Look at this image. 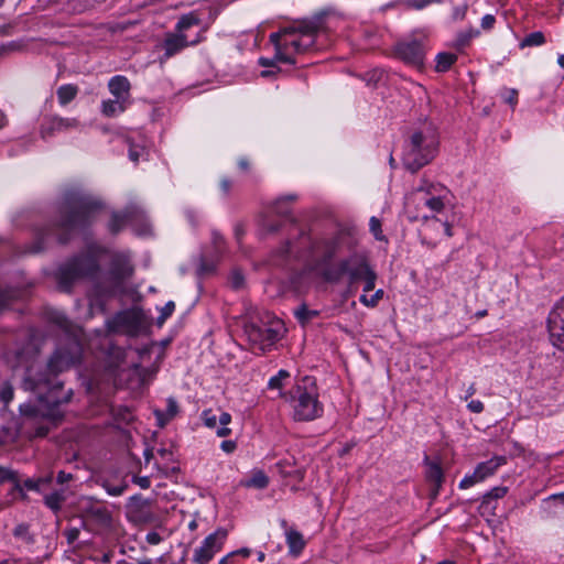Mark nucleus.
<instances>
[{
	"label": "nucleus",
	"instance_id": "1",
	"mask_svg": "<svg viewBox=\"0 0 564 564\" xmlns=\"http://www.w3.org/2000/svg\"><path fill=\"white\" fill-rule=\"evenodd\" d=\"M134 268L128 254L111 252L109 249H85L63 262L55 272L61 291L69 293L80 280L94 283L99 297H112L121 291Z\"/></svg>",
	"mask_w": 564,
	"mask_h": 564
},
{
	"label": "nucleus",
	"instance_id": "2",
	"mask_svg": "<svg viewBox=\"0 0 564 564\" xmlns=\"http://www.w3.org/2000/svg\"><path fill=\"white\" fill-rule=\"evenodd\" d=\"M100 200L78 191H68L58 207V220L35 228L32 247L67 245L75 236L87 240L89 228L101 209Z\"/></svg>",
	"mask_w": 564,
	"mask_h": 564
},
{
	"label": "nucleus",
	"instance_id": "3",
	"mask_svg": "<svg viewBox=\"0 0 564 564\" xmlns=\"http://www.w3.org/2000/svg\"><path fill=\"white\" fill-rule=\"evenodd\" d=\"M83 348L76 338H69L64 345L58 346L46 364V373L33 375L28 370L22 386L24 390L34 392L37 400L50 409L58 408L63 403H68L73 395V390H64L62 381L57 380V375L69 369L79 362Z\"/></svg>",
	"mask_w": 564,
	"mask_h": 564
},
{
	"label": "nucleus",
	"instance_id": "4",
	"mask_svg": "<svg viewBox=\"0 0 564 564\" xmlns=\"http://www.w3.org/2000/svg\"><path fill=\"white\" fill-rule=\"evenodd\" d=\"M304 272H314L329 283H338L344 278H347L350 286L364 282V292H370L376 288L377 273L367 257L361 253L341 257L336 249H324L321 253H314L306 259Z\"/></svg>",
	"mask_w": 564,
	"mask_h": 564
},
{
	"label": "nucleus",
	"instance_id": "5",
	"mask_svg": "<svg viewBox=\"0 0 564 564\" xmlns=\"http://www.w3.org/2000/svg\"><path fill=\"white\" fill-rule=\"evenodd\" d=\"M437 135L432 123H424L413 130L406 141L403 152V165L411 173H416L427 165L437 153Z\"/></svg>",
	"mask_w": 564,
	"mask_h": 564
},
{
	"label": "nucleus",
	"instance_id": "6",
	"mask_svg": "<svg viewBox=\"0 0 564 564\" xmlns=\"http://www.w3.org/2000/svg\"><path fill=\"white\" fill-rule=\"evenodd\" d=\"M283 398L292 403L293 419L299 422L313 421L323 413V405L319 403L316 393L308 392L301 386H296Z\"/></svg>",
	"mask_w": 564,
	"mask_h": 564
},
{
	"label": "nucleus",
	"instance_id": "7",
	"mask_svg": "<svg viewBox=\"0 0 564 564\" xmlns=\"http://www.w3.org/2000/svg\"><path fill=\"white\" fill-rule=\"evenodd\" d=\"M152 506L153 501L141 495L130 497L126 505L128 520L138 525L155 522L156 516L152 510Z\"/></svg>",
	"mask_w": 564,
	"mask_h": 564
},
{
	"label": "nucleus",
	"instance_id": "8",
	"mask_svg": "<svg viewBox=\"0 0 564 564\" xmlns=\"http://www.w3.org/2000/svg\"><path fill=\"white\" fill-rule=\"evenodd\" d=\"M325 18L326 12L321 11L311 18L296 20L292 26L282 29V32L290 35L301 34L305 40L315 41L318 32L324 29Z\"/></svg>",
	"mask_w": 564,
	"mask_h": 564
},
{
	"label": "nucleus",
	"instance_id": "9",
	"mask_svg": "<svg viewBox=\"0 0 564 564\" xmlns=\"http://www.w3.org/2000/svg\"><path fill=\"white\" fill-rule=\"evenodd\" d=\"M227 535V530L223 528L209 534L203 544L195 550L193 561L197 564H207L221 550Z\"/></svg>",
	"mask_w": 564,
	"mask_h": 564
},
{
	"label": "nucleus",
	"instance_id": "10",
	"mask_svg": "<svg viewBox=\"0 0 564 564\" xmlns=\"http://www.w3.org/2000/svg\"><path fill=\"white\" fill-rule=\"evenodd\" d=\"M393 54L402 62L414 67L422 68L424 65V48L419 40L400 41L393 47Z\"/></svg>",
	"mask_w": 564,
	"mask_h": 564
},
{
	"label": "nucleus",
	"instance_id": "11",
	"mask_svg": "<svg viewBox=\"0 0 564 564\" xmlns=\"http://www.w3.org/2000/svg\"><path fill=\"white\" fill-rule=\"evenodd\" d=\"M245 332L249 340L259 346V349L265 351L267 348L274 345L279 338V330L270 326H261L254 323L247 324Z\"/></svg>",
	"mask_w": 564,
	"mask_h": 564
},
{
	"label": "nucleus",
	"instance_id": "12",
	"mask_svg": "<svg viewBox=\"0 0 564 564\" xmlns=\"http://www.w3.org/2000/svg\"><path fill=\"white\" fill-rule=\"evenodd\" d=\"M547 330L553 346L564 351V297L551 311L547 318Z\"/></svg>",
	"mask_w": 564,
	"mask_h": 564
},
{
	"label": "nucleus",
	"instance_id": "13",
	"mask_svg": "<svg viewBox=\"0 0 564 564\" xmlns=\"http://www.w3.org/2000/svg\"><path fill=\"white\" fill-rule=\"evenodd\" d=\"M79 122L75 118H62L57 116H46L40 127V135L46 140L52 138L56 132H64L69 129H75Z\"/></svg>",
	"mask_w": 564,
	"mask_h": 564
},
{
	"label": "nucleus",
	"instance_id": "14",
	"mask_svg": "<svg viewBox=\"0 0 564 564\" xmlns=\"http://www.w3.org/2000/svg\"><path fill=\"white\" fill-rule=\"evenodd\" d=\"M142 218V209L137 205H129L121 212H113L108 223V230L111 235L119 234L132 220Z\"/></svg>",
	"mask_w": 564,
	"mask_h": 564
},
{
	"label": "nucleus",
	"instance_id": "15",
	"mask_svg": "<svg viewBox=\"0 0 564 564\" xmlns=\"http://www.w3.org/2000/svg\"><path fill=\"white\" fill-rule=\"evenodd\" d=\"M111 332H126L135 335L141 327V318L138 314L129 311L118 313L111 322L108 323Z\"/></svg>",
	"mask_w": 564,
	"mask_h": 564
},
{
	"label": "nucleus",
	"instance_id": "16",
	"mask_svg": "<svg viewBox=\"0 0 564 564\" xmlns=\"http://www.w3.org/2000/svg\"><path fill=\"white\" fill-rule=\"evenodd\" d=\"M84 518L100 528H109L112 522L110 511L99 503L90 502L83 508Z\"/></svg>",
	"mask_w": 564,
	"mask_h": 564
},
{
	"label": "nucleus",
	"instance_id": "17",
	"mask_svg": "<svg viewBox=\"0 0 564 564\" xmlns=\"http://www.w3.org/2000/svg\"><path fill=\"white\" fill-rule=\"evenodd\" d=\"M357 236L358 230L355 226L340 227L327 247H352L359 242Z\"/></svg>",
	"mask_w": 564,
	"mask_h": 564
},
{
	"label": "nucleus",
	"instance_id": "18",
	"mask_svg": "<svg viewBox=\"0 0 564 564\" xmlns=\"http://www.w3.org/2000/svg\"><path fill=\"white\" fill-rule=\"evenodd\" d=\"M189 43L193 44L195 43V41L188 42L186 35L182 33L167 34L163 45L165 50V56H173L174 54L186 47Z\"/></svg>",
	"mask_w": 564,
	"mask_h": 564
},
{
	"label": "nucleus",
	"instance_id": "19",
	"mask_svg": "<svg viewBox=\"0 0 564 564\" xmlns=\"http://www.w3.org/2000/svg\"><path fill=\"white\" fill-rule=\"evenodd\" d=\"M24 294L25 290L23 289L0 284V314L8 310L13 302L23 299Z\"/></svg>",
	"mask_w": 564,
	"mask_h": 564
},
{
	"label": "nucleus",
	"instance_id": "20",
	"mask_svg": "<svg viewBox=\"0 0 564 564\" xmlns=\"http://www.w3.org/2000/svg\"><path fill=\"white\" fill-rule=\"evenodd\" d=\"M426 463V479L434 485L433 496H436L443 482V469L437 462H431L429 457H425Z\"/></svg>",
	"mask_w": 564,
	"mask_h": 564
},
{
	"label": "nucleus",
	"instance_id": "21",
	"mask_svg": "<svg viewBox=\"0 0 564 564\" xmlns=\"http://www.w3.org/2000/svg\"><path fill=\"white\" fill-rule=\"evenodd\" d=\"M108 87L117 99L127 101L130 91V83L127 77L120 75L112 77L108 83Z\"/></svg>",
	"mask_w": 564,
	"mask_h": 564
},
{
	"label": "nucleus",
	"instance_id": "22",
	"mask_svg": "<svg viewBox=\"0 0 564 564\" xmlns=\"http://www.w3.org/2000/svg\"><path fill=\"white\" fill-rule=\"evenodd\" d=\"M506 463V458L500 457H494L487 462H482L478 464L475 468L476 471V478L480 479L481 481L486 479L487 477L494 475L499 466L503 465Z\"/></svg>",
	"mask_w": 564,
	"mask_h": 564
},
{
	"label": "nucleus",
	"instance_id": "23",
	"mask_svg": "<svg viewBox=\"0 0 564 564\" xmlns=\"http://www.w3.org/2000/svg\"><path fill=\"white\" fill-rule=\"evenodd\" d=\"M286 544L289 546V553L293 556L301 554L305 547V540L299 531L290 528L285 531Z\"/></svg>",
	"mask_w": 564,
	"mask_h": 564
},
{
	"label": "nucleus",
	"instance_id": "24",
	"mask_svg": "<svg viewBox=\"0 0 564 564\" xmlns=\"http://www.w3.org/2000/svg\"><path fill=\"white\" fill-rule=\"evenodd\" d=\"M178 412L177 402L173 398L167 399L166 411L155 410L154 414L158 419L159 425L163 427L170 420H172Z\"/></svg>",
	"mask_w": 564,
	"mask_h": 564
},
{
	"label": "nucleus",
	"instance_id": "25",
	"mask_svg": "<svg viewBox=\"0 0 564 564\" xmlns=\"http://www.w3.org/2000/svg\"><path fill=\"white\" fill-rule=\"evenodd\" d=\"M66 500L64 489L54 490L44 497V503L53 512L57 513L62 509V503Z\"/></svg>",
	"mask_w": 564,
	"mask_h": 564
},
{
	"label": "nucleus",
	"instance_id": "26",
	"mask_svg": "<svg viewBox=\"0 0 564 564\" xmlns=\"http://www.w3.org/2000/svg\"><path fill=\"white\" fill-rule=\"evenodd\" d=\"M56 94L58 102L62 106H66L76 98L78 94V87L73 84L63 85L57 89Z\"/></svg>",
	"mask_w": 564,
	"mask_h": 564
},
{
	"label": "nucleus",
	"instance_id": "27",
	"mask_svg": "<svg viewBox=\"0 0 564 564\" xmlns=\"http://www.w3.org/2000/svg\"><path fill=\"white\" fill-rule=\"evenodd\" d=\"M280 223L272 220L269 217H262L259 221L258 235L260 239H264L270 235H274L280 229Z\"/></svg>",
	"mask_w": 564,
	"mask_h": 564
},
{
	"label": "nucleus",
	"instance_id": "28",
	"mask_svg": "<svg viewBox=\"0 0 564 564\" xmlns=\"http://www.w3.org/2000/svg\"><path fill=\"white\" fill-rule=\"evenodd\" d=\"M296 199H297L296 194H289V195L278 198L273 204V212L281 217L290 218L291 223L295 224L296 223L295 218L291 217L290 210L283 208L282 204L284 202H295Z\"/></svg>",
	"mask_w": 564,
	"mask_h": 564
},
{
	"label": "nucleus",
	"instance_id": "29",
	"mask_svg": "<svg viewBox=\"0 0 564 564\" xmlns=\"http://www.w3.org/2000/svg\"><path fill=\"white\" fill-rule=\"evenodd\" d=\"M285 48H292L295 53L302 54L307 52L310 48L314 46V40H305V39H294L291 41L284 42Z\"/></svg>",
	"mask_w": 564,
	"mask_h": 564
},
{
	"label": "nucleus",
	"instance_id": "30",
	"mask_svg": "<svg viewBox=\"0 0 564 564\" xmlns=\"http://www.w3.org/2000/svg\"><path fill=\"white\" fill-rule=\"evenodd\" d=\"M457 61V56L453 53L443 52L436 56V72L444 73Z\"/></svg>",
	"mask_w": 564,
	"mask_h": 564
},
{
	"label": "nucleus",
	"instance_id": "31",
	"mask_svg": "<svg viewBox=\"0 0 564 564\" xmlns=\"http://www.w3.org/2000/svg\"><path fill=\"white\" fill-rule=\"evenodd\" d=\"M51 481H52V476L40 477L37 479L28 478L23 481V485H21V488H22V490L28 489V490L40 491L43 486L48 485ZM19 494L21 495L22 498L25 497L23 491L19 492Z\"/></svg>",
	"mask_w": 564,
	"mask_h": 564
},
{
	"label": "nucleus",
	"instance_id": "32",
	"mask_svg": "<svg viewBox=\"0 0 564 564\" xmlns=\"http://www.w3.org/2000/svg\"><path fill=\"white\" fill-rule=\"evenodd\" d=\"M126 110V101L120 99L115 100H106L102 102V113L106 117H112L118 112H123Z\"/></svg>",
	"mask_w": 564,
	"mask_h": 564
},
{
	"label": "nucleus",
	"instance_id": "33",
	"mask_svg": "<svg viewBox=\"0 0 564 564\" xmlns=\"http://www.w3.org/2000/svg\"><path fill=\"white\" fill-rule=\"evenodd\" d=\"M545 41L546 40H545L543 32H541V31L532 32L523 37V40L520 42V47L524 48V47H531V46H540V45H543L545 43Z\"/></svg>",
	"mask_w": 564,
	"mask_h": 564
},
{
	"label": "nucleus",
	"instance_id": "34",
	"mask_svg": "<svg viewBox=\"0 0 564 564\" xmlns=\"http://www.w3.org/2000/svg\"><path fill=\"white\" fill-rule=\"evenodd\" d=\"M276 467L284 477H293L296 480H302L304 477L303 470L291 468L292 464L288 460L278 463Z\"/></svg>",
	"mask_w": 564,
	"mask_h": 564
},
{
	"label": "nucleus",
	"instance_id": "35",
	"mask_svg": "<svg viewBox=\"0 0 564 564\" xmlns=\"http://www.w3.org/2000/svg\"><path fill=\"white\" fill-rule=\"evenodd\" d=\"M296 318L299 322L305 326L310 321H312L314 317L318 316L319 312L315 310H310L305 304H302L299 306L294 312Z\"/></svg>",
	"mask_w": 564,
	"mask_h": 564
},
{
	"label": "nucleus",
	"instance_id": "36",
	"mask_svg": "<svg viewBox=\"0 0 564 564\" xmlns=\"http://www.w3.org/2000/svg\"><path fill=\"white\" fill-rule=\"evenodd\" d=\"M131 226L133 227L134 232L139 236L152 235V227H151L150 223L145 219L143 210H142V218L132 220Z\"/></svg>",
	"mask_w": 564,
	"mask_h": 564
},
{
	"label": "nucleus",
	"instance_id": "37",
	"mask_svg": "<svg viewBox=\"0 0 564 564\" xmlns=\"http://www.w3.org/2000/svg\"><path fill=\"white\" fill-rule=\"evenodd\" d=\"M269 485L268 476L262 471H254L249 480H247V487H254L258 489H264Z\"/></svg>",
	"mask_w": 564,
	"mask_h": 564
},
{
	"label": "nucleus",
	"instance_id": "38",
	"mask_svg": "<svg viewBox=\"0 0 564 564\" xmlns=\"http://www.w3.org/2000/svg\"><path fill=\"white\" fill-rule=\"evenodd\" d=\"M216 269V260L209 259L205 256H202L199 258V263L197 268V275L198 276H205L208 274H212Z\"/></svg>",
	"mask_w": 564,
	"mask_h": 564
},
{
	"label": "nucleus",
	"instance_id": "39",
	"mask_svg": "<svg viewBox=\"0 0 564 564\" xmlns=\"http://www.w3.org/2000/svg\"><path fill=\"white\" fill-rule=\"evenodd\" d=\"M6 481H12L13 482V489L18 492H22L21 484L18 479L17 473L0 466V485Z\"/></svg>",
	"mask_w": 564,
	"mask_h": 564
},
{
	"label": "nucleus",
	"instance_id": "40",
	"mask_svg": "<svg viewBox=\"0 0 564 564\" xmlns=\"http://www.w3.org/2000/svg\"><path fill=\"white\" fill-rule=\"evenodd\" d=\"M199 23H200V19L196 14H194V13L184 14L181 17V19L178 20V22L176 24V31H178L181 33V32L189 29L193 25H198Z\"/></svg>",
	"mask_w": 564,
	"mask_h": 564
},
{
	"label": "nucleus",
	"instance_id": "41",
	"mask_svg": "<svg viewBox=\"0 0 564 564\" xmlns=\"http://www.w3.org/2000/svg\"><path fill=\"white\" fill-rule=\"evenodd\" d=\"M424 205L432 213H441L445 208L444 197L442 195H435L424 198Z\"/></svg>",
	"mask_w": 564,
	"mask_h": 564
},
{
	"label": "nucleus",
	"instance_id": "42",
	"mask_svg": "<svg viewBox=\"0 0 564 564\" xmlns=\"http://www.w3.org/2000/svg\"><path fill=\"white\" fill-rule=\"evenodd\" d=\"M382 225L379 218L371 217L369 220V229L370 232L375 236V238L380 242H388L386 236L382 234Z\"/></svg>",
	"mask_w": 564,
	"mask_h": 564
},
{
	"label": "nucleus",
	"instance_id": "43",
	"mask_svg": "<svg viewBox=\"0 0 564 564\" xmlns=\"http://www.w3.org/2000/svg\"><path fill=\"white\" fill-rule=\"evenodd\" d=\"M13 535L18 539H22L26 543H33L34 539L30 533V525L26 523L18 524L13 530Z\"/></svg>",
	"mask_w": 564,
	"mask_h": 564
},
{
	"label": "nucleus",
	"instance_id": "44",
	"mask_svg": "<svg viewBox=\"0 0 564 564\" xmlns=\"http://www.w3.org/2000/svg\"><path fill=\"white\" fill-rule=\"evenodd\" d=\"M218 422L221 427L217 430V435L219 437L228 436L231 433V430L228 429L227 425L231 422V415L227 412H223L218 417Z\"/></svg>",
	"mask_w": 564,
	"mask_h": 564
},
{
	"label": "nucleus",
	"instance_id": "45",
	"mask_svg": "<svg viewBox=\"0 0 564 564\" xmlns=\"http://www.w3.org/2000/svg\"><path fill=\"white\" fill-rule=\"evenodd\" d=\"M443 189H445L443 185L430 183L427 181H423L422 185L417 188L419 192H424L427 197L435 196L434 194H440Z\"/></svg>",
	"mask_w": 564,
	"mask_h": 564
},
{
	"label": "nucleus",
	"instance_id": "46",
	"mask_svg": "<svg viewBox=\"0 0 564 564\" xmlns=\"http://www.w3.org/2000/svg\"><path fill=\"white\" fill-rule=\"evenodd\" d=\"M231 289L238 291L245 286V276L239 270H234L229 278Z\"/></svg>",
	"mask_w": 564,
	"mask_h": 564
},
{
	"label": "nucleus",
	"instance_id": "47",
	"mask_svg": "<svg viewBox=\"0 0 564 564\" xmlns=\"http://www.w3.org/2000/svg\"><path fill=\"white\" fill-rule=\"evenodd\" d=\"M507 494L506 487H495L482 496V503L489 502L490 499H500Z\"/></svg>",
	"mask_w": 564,
	"mask_h": 564
},
{
	"label": "nucleus",
	"instance_id": "48",
	"mask_svg": "<svg viewBox=\"0 0 564 564\" xmlns=\"http://www.w3.org/2000/svg\"><path fill=\"white\" fill-rule=\"evenodd\" d=\"M382 296H383V291L378 290L370 297H368L366 294H362L359 300L364 305L369 306V307H375L378 304L379 300L382 299Z\"/></svg>",
	"mask_w": 564,
	"mask_h": 564
},
{
	"label": "nucleus",
	"instance_id": "49",
	"mask_svg": "<svg viewBox=\"0 0 564 564\" xmlns=\"http://www.w3.org/2000/svg\"><path fill=\"white\" fill-rule=\"evenodd\" d=\"M408 8L421 10L431 3H442L443 0H404Z\"/></svg>",
	"mask_w": 564,
	"mask_h": 564
},
{
	"label": "nucleus",
	"instance_id": "50",
	"mask_svg": "<svg viewBox=\"0 0 564 564\" xmlns=\"http://www.w3.org/2000/svg\"><path fill=\"white\" fill-rule=\"evenodd\" d=\"M288 51H289V48H285V46L275 48V55H274L275 62L295 64V59L292 56L288 55V53H286Z\"/></svg>",
	"mask_w": 564,
	"mask_h": 564
},
{
	"label": "nucleus",
	"instance_id": "51",
	"mask_svg": "<svg viewBox=\"0 0 564 564\" xmlns=\"http://www.w3.org/2000/svg\"><path fill=\"white\" fill-rule=\"evenodd\" d=\"M290 373L286 370H280L276 376L272 377L269 380V388L271 389H281L282 380L289 378Z\"/></svg>",
	"mask_w": 564,
	"mask_h": 564
},
{
	"label": "nucleus",
	"instance_id": "52",
	"mask_svg": "<svg viewBox=\"0 0 564 564\" xmlns=\"http://www.w3.org/2000/svg\"><path fill=\"white\" fill-rule=\"evenodd\" d=\"M175 310V304L173 301H169L164 307L161 310V314L160 316L158 317V324L159 325H162L171 315L172 313L174 312Z\"/></svg>",
	"mask_w": 564,
	"mask_h": 564
},
{
	"label": "nucleus",
	"instance_id": "53",
	"mask_svg": "<svg viewBox=\"0 0 564 564\" xmlns=\"http://www.w3.org/2000/svg\"><path fill=\"white\" fill-rule=\"evenodd\" d=\"M50 321L59 326L61 328H67L69 325L67 317L61 312L51 313Z\"/></svg>",
	"mask_w": 564,
	"mask_h": 564
},
{
	"label": "nucleus",
	"instance_id": "54",
	"mask_svg": "<svg viewBox=\"0 0 564 564\" xmlns=\"http://www.w3.org/2000/svg\"><path fill=\"white\" fill-rule=\"evenodd\" d=\"M202 419L205 423V425L209 429H214L216 427L217 425V421H218V417L217 415L213 412V410H205L203 411L202 413Z\"/></svg>",
	"mask_w": 564,
	"mask_h": 564
},
{
	"label": "nucleus",
	"instance_id": "55",
	"mask_svg": "<svg viewBox=\"0 0 564 564\" xmlns=\"http://www.w3.org/2000/svg\"><path fill=\"white\" fill-rule=\"evenodd\" d=\"M478 34H479V31H477V30H469V31H467V32H463V33H460V34L458 35V37H457V46H458V47H464V46H466V45L469 43V41H470L474 36L478 35Z\"/></svg>",
	"mask_w": 564,
	"mask_h": 564
},
{
	"label": "nucleus",
	"instance_id": "56",
	"mask_svg": "<svg viewBox=\"0 0 564 564\" xmlns=\"http://www.w3.org/2000/svg\"><path fill=\"white\" fill-rule=\"evenodd\" d=\"M106 491L110 495V496H120L124 492V490L128 488V485L127 484H121V485H111V484H105L104 485Z\"/></svg>",
	"mask_w": 564,
	"mask_h": 564
},
{
	"label": "nucleus",
	"instance_id": "57",
	"mask_svg": "<svg viewBox=\"0 0 564 564\" xmlns=\"http://www.w3.org/2000/svg\"><path fill=\"white\" fill-rule=\"evenodd\" d=\"M505 102L509 104L511 107H514L518 102V90L517 89H506L503 95Z\"/></svg>",
	"mask_w": 564,
	"mask_h": 564
},
{
	"label": "nucleus",
	"instance_id": "58",
	"mask_svg": "<svg viewBox=\"0 0 564 564\" xmlns=\"http://www.w3.org/2000/svg\"><path fill=\"white\" fill-rule=\"evenodd\" d=\"M479 481H481V480L476 478V471L474 470V473L471 475H467L462 479V481L459 484V488L466 489V488L474 486L475 484H477Z\"/></svg>",
	"mask_w": 564,
	"mask_h": 564
},
{
	"label": "nucleus",
	"instance_id": "59",
	"mask_svg": "<svg viewBox=\"0 0 564 564\" xmlns=\"http://www.w3.org/2000/svg\"><path fill=\"white\" fill-rule=\"evenodd\" d=\"M142 153H143V148L137 147V145H130L129 158L132 162L138 163Z\"/></svg>",
	"mask_w": 564,
	"mask_h": 564
},
{
	"label": "nucleus",
	"instance_id": "60",
	"mask_svg": "<svg viewBox=\"0 0 564 564\" xmlns=\"http://www.w3.org/2000/svg\"><path fill=\"white\" fill-rule=\"evenodd\" d=\"M65 536H66V540H67V543L68 544H74L75 541L78 539L79 536V529L77 528H70V529H67L65 532H64Z\"/></svg>",
	"mask_w": 564,
	"mask_h": 564
},
{
	"label": "nucleus",
	"instance_id": "61",
	"mask_svg": "<svg viewBox=\"0 0 564 564\" xmlns=\"http://www.w3.org/2000/svg\"><path fill=\"white\" fill-rule=\"evenodd\" d=\"M133 482L140 486L142 489H148L151 485L150 478L147 476H133Z\"/></svg>",
	"mask_w": 564,
	"mask_h": 564
},
{
	"label": "nucleus",
	"instance_id": "62",
	"mask_svg": "<svg viewBox=\"0 0 564 564\" xmlns=\"http://www.w3.org/2000/svg\"><path fill=\"white\" fill-rule=\"evenodd\" d=\"M467 408L469 411H471L473 413H481L484 411V404L481 401L479 400H471L468 404H467Z\"/></svg>",
	"mask_w": 564,
	"mask_h": 564
},
{
	"label": "nucleus",
	"instance_id": "63",
	"mask_svg": "<svg viewBox=\"0 0 564 564\" xmlns=\"http://www.w3.org/2000/svg\"><path fill=\"white\" fill-rule=\"evenodd\" d=\"M495 22H496V18L494 15L486 14L481 19V28L485 30H490L494 26Z\"/></svg>",
	"mask_w": 564,
	"mask_h": 564
},
{
	"label": "nucleus",
	"instance_id": "64",
	"mask_svg": "<svg viewBox=\"0 0 564 564\" xmlns=\"http://www.w3.org/2000/svg\"><path fill=\"white\" fill-rule=\"evenodd\" d=\"M0 398L4 403H9L13 399V389L11 387L3 388Z\"/></svg>",
	"mask_w": 564,
	"mask_h": 564
}]
</instances>
